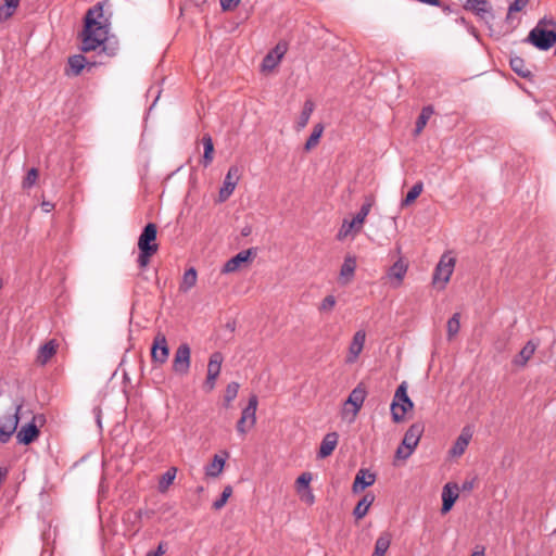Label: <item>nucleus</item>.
Wrapping results in <instances>:
<instances>
[{"label": "nucleus", "mask_w": 556, "mask_h": 556, "mask_svg": "<svg viewBox=\"0 0 556 556\" xmlns=\"http://www.w3.org/2000/svg\"><path fill=\"white\" fill-rule=\"evenodd\" d=\"M225 466V458L219 455H215L212 462L205 467V475L207 477L216 478L218 477Z\"/></svg>", "instance_id": "obj_30"}, {"label": "nucleus", "mask_w": 556, "mask_h": 556, "mask_svg": "<svg viewBox=\"0 0 556 556\" xmlns=\"http://www.w3.org/2000/svg\"><path fill=\"white\" fill-rule=\"evenodd\" d=\"M255 254L256 252L253 248L239 252L224 264L222 273L231 274L237 271L242 264L250 262Z\"/></svg>", "instance_id": "obj_12"}, {"label": "nucleus", "mask_w": 556, "mask_h": 556, "mask_svg": "<svg viewBox=\"0 0 556 556\" xmlns=\"http://www.w3.org/2000/svg\"><path fill=\"white\" fill-rule=\"evenodd\" d=\"M362 225H358L356 223V218L354 217L352 220L348 222V220H344L340 230H339V233H338V238L339 239H344L349 236H354L356 235L357 232L361 231L362 229Z\"/></svg>", "instance_id": "obj_31"}, {"label": "nucleus", "mask_w": 556, "mask_h": 556, "mask_svg": "<svg viewBox=\"0 0 556 556\" xmlns=\"http://www.w3.org/2000/svg\"><path fill=\"white\" fill-rule=\"evenodd\" d=\"M528 0H515L508 8V16L514 12H519L527 4Z\"/></svg>", "instance_id": "obj_48"}, {"label": "nucleus", "mask_w": 556, "mask_h": 556, "mask_svg": "<svg viewBox=\"0 0 556 556\" xmlns=\"http://www.w3.org/2000/svg\"><path fill=\"white\" fill-rule=\"evenodd\" d=\"M59 349V342L55 339L47 341L43 345L38 349L36 363L45 366L55 355Z\"/></svg>", "instance_id": "obj_16"}, {"label": "nucleus", "mask_w": 556, "mask_h": 556, "mask_svg": "<svg viewBox=\"0 0 556 556\" xmlns=\"http://www.w3.org/2000/svg\"><path fill=\"white\" fill-rule=\"evenodd\" d=\"M375 497L374 495L366 494L356 505L354 508V516L356 519H362L366 516L370 505L372 504Z\"/></svg>", "instance_id": "obj_32"}, {"label": "nucleus", "mask_w": 556, "mask_h": 556, "mask_svg": "<svg viewBox=\"0 0 556 556\" xmlns=\"http://www.w3.org/2000/svg\"><path fill=\"white\" fill-rule=\"evenodd\" d=\"M202 143L204 148V154H203V165L207 166L213 161V154H214V144L212 137L208 134H205L202 137Z\"/></svg>", "instance_id": "obj_36"}, {"label": "nucleus", "mask_w": 556, "mask_h": 556, "mask_svg": "<svg viewBox=\"0 0 556 556\" xmlns=\"http://www.w3.org/2000/svg\"><path fill=\"white\" fill-rule=\"evenodd\" d=\"M471 556H484V547H481L480 551L473 552Z\"/></svg>", "instance_id": "obj_55"}, {"label": "nucleus", "mask_w": 556, "mask_h": 556, "mask_svg": "<svg viewBox=\"0 0 556 556\" xmlns=\"http://www.w3.org/2000/svg\"><path fill=\"white\" fill-rule=\"evenodd\" d=\"M475 481H465L462 485L463 491H471L473 489Z\"/></svg>", "instance_id": "obj_52"}, {"label": "nucleus", "mask_w": 556, "mask_h": 556, "mask_svg": "<svg viewBox=\"0 0 556 556\" xmlns=\"http://www.w3.org/2000/svg\"><path fill=\"white\" fill-rule=\"evenodd\" d=\"M424 431L425 425L422 422L413 424L405 432L402 444L397 447L395 452L396 458H408L416 448V446L418 445Z\"/></svg>", "instance_id": "obj_2"}, {"label": "nucleus", "mask_w": 556, "mask_h": 556, "mask_svg": "<svg viewBox=\"0 0 556 556\" xmlns=\"http://www.w3.org/2000/svg\"><path fill=\"white\" fill-rule=\"evenodd\" d=\"M376 476L371 473L367 469H359L356 473L355 480L353 482L352 490L354 493L362 492L367 486H370L375 483Z\"/></svg>", "instance_id": "obj_19"}, {"label": "nucleus", "mask_w": 556, "mask_h": 556, "mask_svg": "<svg viewBox=\"0 0 556 556\" xmlns=\"http://www.w3.org/2000/svg\"><path fill=\"white\" fill-rule=\"evenodd\" d=\"M458 490H459V488L457 484L446 483L443 486V491H442V502L443 503H442V508H441L442 514H446L452 509L454 503L458 498Z\"/></svg>", "instance_id": "obj_17"}, {"label": "nucleus", "mask_w": 556, "mask_h": 556, "mask_svg": "<svg viewBox=\"0 0 556 556\" xmlns=\"http://www.w3.org/2000/svg\"><path fill=\"white\" fill-rule=\"evenodd\" d=\"M286 52V47L283 45H277L263 60L262 68L263 71H271L276 67V65L281 60L282 55Z\"/></svg>", "instance_id": "obj_23"}, {"label": "nucleus", "mask_w": 556, "mask_h": 556, "mask_svg": "<svg viewBox=\"0 0 556 556\" xmlns=\"http://www.w3.org/2000/svg\"><path fill=\"white\" fill-rule=\"evenodd\" d=\"M471 439V434L467 431V429H464L460 433V435L457 438L456 442L454 443L451 454L453 456H460L464 454L466 447L469 444V441Z\"/></svg>", "instance_id": "obj_27"}, {"label": "nucleus", "mask_w": 556, "mask_h": 556, "mask_svg": "<svg viewBox=\"0 0 556 556\" xmlns=\"http://www.w3.org/2000/svg\"><path fill=\"white\" fill-rule=\"evenodd\" d=\"M105 3L98 2L85 15V25L81 33V50L84 52L94 51L108 39L110 22L103 13Z\"/></svg>", "instance_id": "obj_1"}, {"label": "nucleus", "mask_w": 556, "mask_h": 556, "mask_svg": "<svg viewBox=\"0 0 556 556\" xmlns=\"http://www.w3.org/2000/svg\"><path fill=\"white\" fill-rule=\"evenodd\" d=\"M240 178V170L237 166H231L224 179L223 187L219 190V202L226 201L233 192Z\"/></svg>", "instance_id": "obj_13"}, {"label": "nucleus", "mask_w": 556, "mask_h": 556, "mask_svg": "<svg viewBox=\"0 0 556 556\" xmlns=\"http://www.w3.org/2000/svg\"><path fill=\"white\" fill-rule=\"evenodd\" d=\"M231 494H232V488L230 485L225 486L220 494V497L213 503L212 507L215 510L222 509L226 505V503H227L228 498L231 496Z\"/></svg>", "instance_id": "obj_43"}, {"label": "nucleus", "mask_w": 556, "mask_h": 556, "mask_svg": "<svg viewBox=\"0 0 556 556\" xmlns=\"http://www.w3.org/2000/svg\"><path fill=\"white\" fill-rule=\"evenodd\" d=\"M38 169L37 168H30L28 172H27V175L26 177L24 178V181H23V187L24 188H30L33 187L37 179H38Z\"/></svg>", "instance_id": "obj_46"}, {"label": "nucleus", "mask_w": 556, "mask_h": 556, "mask_svg": "<svg viewBox=\"0 0 556 556\" xmlns=\"http://www.w3.org/2000/svg\"><path fill=\"white\" fill-rule=\"evenodd\" d=\"M165 548H164V544L163 543H160L156 551H153V552H149L147 554V556H162L165 554Z\"/></svg>", "instance_id": "obj_50"}, {"label": "nucleus", "mask_w": 556, "mask_h": 556, "mask_svg": "<svg viewBox=\"0 0 556 556\" xmlns=\"http://www.w3.org/2000/svg\"><path fill=\"white\" fill-rule=\"evenodd\" d=\"M20 4V0H3L0 5V21L9 20L15 12Z\"/></svg>", "instance_id": "obj_35"}, {"label": "nucleus", "mask_w": 556, "mask_h": 556, "mask_svg": "<svg viewBox=\"0 0 556 556\" xmlns=\"http://www.w3.org/2000/svg\"><path fill=\"white\" fill-rule=\"evenodd\" d=\"M366 397V389L358 384L349 395L348 400L344 403V412H349V406H352V416L353 418L357 415L358 410L363 406V403Z\"/></svg>", "instance_id": "obj_14"}, {"label": "nucleus", "mask_w": 556, "mask_h": 556, "mask_svg": "<svg viewBox=\"0 0 556 556\" xmlns=\"http://www.w3.org/2000/svg\"><path fill=\"white\" fill-rule=\"evenodd\" d=\"M366 333L363 330H358L355 332L352 343L350 345V361L355 359L362 352L365 343Z\"/></svg>", "instance_id": "obj_26"}, {"label": "nucleus", "mask_w": 556, "mask_h": 556, "mask_svg": "<svg viewBox=\"0 0 556 556\" xmlns=\"http://www.w3.org/2000/svg\"><path fill=\"white\" fill-rule=\"evenodd\" d=\"M355 268H356V258L354 256H346L344 258V262H343V264L341 266V270H340L341 283L346 285L352 280L354 273H355Z\"/></svg>", "instance_id": "obj_24"}, {"label": "nucleus", "mask_w": 556, "mask_h": 556, "mask_svg": "<svg viewBox=\"0 0 556 556\" xmlns=\"http://www.w3.org/2000/svg\"><path fill=\"white\" fill-rule=\"evenodd\" d=\"M424 190V184L421 181L416 182L410 190L407 192L405 199L402 201L401 205L408 206L415 202V200L421 194Z\"/></svg>", "instance_id": "obj_39"}, {"label": "nucleus", "mask_w": 556, "mask_h": 556, "mask_svg": "<svg viewBox=\"0 0 556 556\" xmlns=\"http://www.w3.org/2000/svg\"><path fill=\"white\" fill-rule=\"evenodd\" d=\"M433 114L432 106L428 105L422 108L420 115L417 118L416 127H415V135H419L424 128L426 127L429 118Z\"/></svg>", "instance_id": "obj_38"}, {"label": "nucleus", "mask_w": 556, "mask_h": 556, "mask_svg": "<svg viewBox=\"0 0 556 556\" xmlns=\"http://www.w3.org/2000/svg\"><path fill=\"white\" fill-rule=\"evenodd\" d=\"M304 148L306 151H309L311 149H313V134H311V136L306 139Z\"/></svg>", "instance_id": "obj_54"}, {"label": "nucleus", "mask_w": 556, "mask_h": 556, "mask_svg": "<svg viewBox=\"0 0 556 556\" xmlns=\"http://www.w3.org/2000/svg\"><path fill=\"white\" fill-rule=\"evenodd\" d=\"M156 252H152L150 250H139V255H138V265L139 267L141 268H144L149 265L150 263V260L151 257L155 254Z\"/></svg>", "instance_id": "obj_44"}, {"label": "nucleus", "mask_w": 556, "mask_h": 556, "mask_svg": "<svg viewBox=\"0 0 556 556\" xmlns=\"http://www.w3.org/2000/svg\"><path fill=\"white\" fill-rule=\"evenodd\" d=\"M312 112H313V102L311 100H307L305 102L303 112L295 124V128L298 131L302 130L307 125Z\"/></svg>", "instance_id": "obj_40"}, {"label": "nucleus", "mask_w": 556, "mask_h": 556, "mask_svg": "<svg viewBox=\"0 0 556 556\" xmlns=\"http://www.w3.org/2000/svg\"><path fill=\"white\" fill-rule=\"evenodd\" d=\"M39 435V430L34 422H28L16 432L17 442L24 445L30 444Z\"/></svg>", "instance_id": "obj_22"}, {"label": "nucleus", "mask_w": 556, "mask_h": 556, "mask_svg": "<svg viewBox=\"0 0 556 556\" xmlns=\"http://www.w3.org/2000/svg\"><path fill=\"white\" fill-rule=\"evenodd\" d=\"M392 535L389 532H383L377 539L375 549L371 556H384L390 547Z\"/></svg>", "instance_id": "obj_28"}, {"label": "nucleus", "mask_w": 556, "mask_h": 556, "mask_svg": "<svg viewBox=\"0 0 556 556\" xmlns=\"http://www.w3.org/2000/svg\"><path fill=\"white\" fill-rule=\"evenodd\" d=\"M528 41L540 50H548L556 43V31L547 30L539 24L530 31Z\"/></svg>", "instance_id": "obj_8"}, {"label": "nucleus", "mask_w": 556, "mask_h": 556, "mask_svg": "<svg viewBox=\"0 0 556 556\" xmlns=\"http://www.w3.org/2000/svg\"><path fill=\"white\" fill-rule=\"evenodd\" d=\"M41 207L45 212H51L54 207V205L51 203V202H46L43 201L42 204H41Z\"/></svg>", "instance_id": "obj_53"}, {"label": "nucleus", "mask_w": 556, "mask_h": 556, "mask_svg": "<svg viewBox=\"0 0 556 556\" xmlns=\"http://www.w3.org/2000/svg\"><path fill=\"white\" fill-rule=\"evenodd\" d=\"M22 404H15L14 407L0 417V442L7 443L16 432L20 421V412Z\"/></svg>", "instance_id": "obj_5"}, {"label": "nucleus", "mask_w": 556, "mask_h": 556, "mask_svg": "<svg viewBox=\"0 0 556 556\" xmlns=\"http://www.w3.org/2000/svg\"><path fill=\"white\" fill-rule=\"evenodd\" d=\"M241 0H219L220 7L224 11H230L236 8Z\"/></svg>", "instance_id": "obj_49"}, {"label": "nucleus", "mask_w": 556, "mask_h": 556, "mask_svg": "<svg viewBox=\"0 0 556 556\" xmlns=\"http://www.w3.org/2000/svg\"><path fill=\"white\" fill-rule=\"evenodd\" d=\"M177 469L175 467H170L166 472H164L159 480V491L164 493L167 491L169 485L174 482L176 478Z\"/></svg>", "instance_id": "obj_37"}, {"label": "nucleus", "mask_w": 556, "mask_h": 556, "mask_svg": "<svg viewBox=\"0 0 556 556\" xmlns=\"http://www.w3.org/2000/svg\"><path fill=\"white\" fill-rule=\"evenodd\" d=\"M224 357L220 352H214L208 359L204 389L210 392L215 388L216 380L220 374Z\"/></svg>", "instance_id": "obj_9"}, {"label": "nucleus", "mask_w": 556, "mask_h": 556, "mask_svg": "<svg viewBox=\"0 0 556 556\" xmlns=\"http://www.w3.org/2000/svg\"><path fill=\"white\" fill-rule=\"evenodd\" d=\"M250 233H251V228L250 227H245L241 231V235L244 236V237L249 236Z\"/></svg>", "instance_id": "obj_56"}, {"label": "nucleus", "mask_w": 556, "mask_h": 556, "mask_svg": "<svg viewBox=\"0 0 556 556\" xmlns=\"http://www.w3.org/2000/svg\"><path fill=\"white\" fill-rule=\"evenodd\" d=\"M157 227L153 223H149L142 230L141 235L138 239V249L139 250H150L152 252H157L159 244L156 241Z\"/></svg>", "instance_id": "obj_11"}, {"label": "nucleus", "mask_w": 556, "mask_h": 556, "mask_svg": "<svg viewBox=\"0 0 556 556\" xmlns=\"http://www.w3.org/2000/svg\"><path fill=\"white\" fill-rule=\"evenodd\" d=\"M535 350L536 344L533 341H528L519 354L514 358L513 363L517 366H525L527 362L532 357Z\"/></svg>", "instance_id": "obj_25"}, {"label": "nucleus", "mask_w": 556, "mask_h": 556, "mask_svg": "<svg viewBox=\"0 0 556 556\" xmlns=\"http://www.w3.org/2000/svg\"><path fill=\"white\" fill-rule=\"evenodd\" d=\"M408 265L402 258L397 260L388 270V277L394 288L402 285Z\"/></svg>", "instance_id": "obj_18"}, {"label": "nucleus", "mask_w": 556, "mask_h": 556, "mask_svg": "<svg viewBox=\"0 0 556 556\" xmlns=\"http://www.w3.org/2000/svg\"><path fill=\"white\" fill-rule=\"evenodd\" d=\"M509 63L511 70L520 77L528 78L531 75L530 68L527 66L526 62L520 56L511 58Z\"/></svg>", "instance_id": "obj_34"}, {"label": "nucleus", "mask_w": 556, "mask_h": 556, "mask_svg": "<svg viewBox=\"0 0 556 556\" xmlns=\"http://www.w3.org/2000/svg\"><path fill=\"white\" fill-rule=\"evenodd\" d=\"M169 355V348L167 339L164 333L157 332L154 337L153 344L151 346V358L152 362L163 365L167 362Z\"/></svg>", "instance_id": "obj_10"}, {"label": "nucleus", "mask_w": 556, "mask_h": 556, "mask_svg": "<svg viewBox=\"0 0 556 556\" xmlns=\"http://www.w3.org/2000/svg\"><path fill=\"white\" fill-rule=\"evenodd\" d=\"M455 263L456 260L451 255V253H444L435 266L432 279L433 285L441 283V289H443L450 281Z\"/></svg>", "instance_id": "obj_6"}, {"label": "nucleus", "mask_w": 556, "mask_h": 556, "mask_svg": "<svg viewBox=\"0 0 556 556\" xmlns=\"http://www.w3.org/2000/svg\"><path fill=\"white\" fill-rule=\"evenodd\" d=\"M258 405V399L255 394H252L249 399L248 405L242 409L241 417L237 421V432L244 437L256 424V409Z\"/></svg>", "instance_id": "obj_4"}, {"label": "nucleus", "mask_w": 556, "mask_h": 556, "mask_svg": "<svg viewBox=\"0 0 556 556\" xmlns=\"http://www.w3.org/2000/svg\"><path fill=\"white\" fill-rule=\"evenodd\" d=\"M460 314L455 313L448 320H447V339L452 340L459 331L460 328Z\"/></svg>", "instance_id": "obj_42"}, {"label": "nucleus", "mask_w": 556, "mask_h": 556, "mask_svg": "<svg viewBox=\"0 0 556 556\" xmlns=\"http://www.w3.org/2000/svg\"><path fill=\"white\" fill-rule=\"evenodd\" d=\"M339 441V434L337 432H329L327 433L319 446L318 450V457L319 458H326L332 454L336 446L338 445Z\"/></svg>", "instance_id": "obj_21"}, {"label": "nucleus", "mask_w": 556, "mask_h": 556, "mask_svg": "<svg viewBox=\"0 0 556 556\" xmlns=\"http://www.w3.org/2000/svg\"><path fill=\"white\" fill-rule=\"evenodd\" d=\"M191 366V349L188 343H181L175 351L172 369L178 376L189 374Z\"/></svg>", "instance_id": "obj_7"}, {"label": "nucleus", "mask_w": 556, "mask_h": 556, "mask_svg": "<svg viewBox=\"0 0 556 556\" xmlns=\"http://www.w3.org/2000/svg\"><path fill=\"white\" fill-rule=\"evenodd\" d=\"M239 388V383L235 381L227 384L224 395L225 407H229L231 402L237 397Z\"/></svg>", "instance_id": "obj_41"}, {"label": "nucleus", "mask_w": 556, "mask_h": 556, "mask_svg": "<svg viewBox=\"0 0 556 556\" xmlns=\"http://www.w3.org/2000/svg\"><path fill=\"white\" fill-rule=\"evenodd\" d=\"M371 202H366L362 205L359 212L356 214L355 218H356V223L358 225H362L364 224L367 215L369 214L370 212V208H371Z\"/></svg>", "instance_id": "obj_47"}, {"label": "nucleus", "mask_w": 556, "mask_h": 556, "mask_svg": "<svg viewBox=\"0 0 556 556\" xmlns=\"http://www.w3.org/2000/svg\"><path fill=\"white\" fill-rule=\"evenodd\" d=\"M336 298L333 295H327L320 303L318 309L320 313H329L336 305Z\"/></svg>", "instance_id": "obj_45"}, {"label": "nucleus", "mask_w": 556, "mask_h": 556, "mask_svg": "<svg viewBox=\"0 0 556 556\" xmlns=\"http://www.w3.org/2000/svg\"><path fill=\"white\" fill-rule=\"evenodd\" d=\"M197 279H198V275H197V270L191 267L189 269H187L182 276V280L180 282V291L182 292H187L189 291L191 288H193L197 283Z\"/></svg>", "instance_id": "obj_33"}, {"label": "nucleus", "mask_w": 556, "mask_h": 556, "mask_svg": "<svg viewBox=\"0 0 556 556\" xmlns=\"http://www.w3.org/2000/svg\"><path fill=\"white\" fill-rule=\"evenodd\" d=\"M312 479L313 476L311 472H304L295 481L296 492L306 503H311L313 501V496L309 492V483Z\"/></svg>", "instance_id": "obj_20"}, {"label": "nucleus", "mask_w": 556, "mask_h": 556, "mask_svg": "<svg viewBox=\"0 0 556 556\" xmlns=\"http://www.w3.org/2000/svg\"><path fill=\"white\" fill-rule=\"evenodd\" d=\"M86 65V58L81 54L73 55L68 59V70L66 71L67 75L77 76L81 73Z\"/></svg>", "instance_id": "obj_29"}, {"label": "nucleus", "mask_w": 556, "mask_h": 556, "mask_svg": "<svg viewBox=\"0 0 556 556\" xmlns=\"http://www.w3.org/2000/svg\"><path fill=\"white\" fill-rule=\"evenodd\" d=\"M414 407L413 401L407 395V383L403 381L396 389L391 404V414L394 422H401L405 414Z\"/></svg>", "instance_id": "obj_3"}, {"label": "nucleus", "mask_w": 556, "mask_h": 556, "mask_svg": "<svg viewBox=\"0 0 556 556\" xmlns=\"http://www.w3.org/2000/svg\"><path fill=\"white\" fill-rule=\"evenodd\" d=\"M324 131V127L320 124H315V144L318 142L319 137Z\"/></svg>", "instance_id": "obj_51"}, {"label": "nucleus", "mask_w": 556, "mask_h": 556, "mask_svg": "<svg viewBox=\"0 0 556 556\" xmlns=\"http://www.w3.org/2000/svg\"><path fill=\"white\" fill-rule=\"evenodd\" d=\"M466 11H471L481 18L492 17L491 5L486 0H460Z\"/></svg>", "instance_id": "obj_15"}]
</instances>
